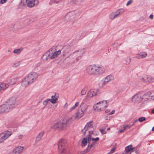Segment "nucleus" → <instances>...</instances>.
Listing matches in <instances>:
<instances>
[{"label":"nucleus","instance_id":"f257e3e1","mask_svg":"<svg viewBox=\"0 0 154 154\" xmlns=\"http://www.w3.org/2000/svg\"><path fill=\"white\" fill-rule=\"evenodd\" d=\"M56 48V46H53L44 54L42 57L43 61H46L49 59L52 60L57 57L61 53V51H55Z\"/></svg>","mask_w":154,"mask_h":154},{"label":"nucleus","instance_id":"f03ea898","mask_svg":"<svg viewBox=\"0 0 154 154\" xmlns=\"http://www.w3.org/2000/svg\"><path fill=\"white\" fill-rule=\"evenodd\" d=\"M88 138L87 140L89 144L87 148V151H90L91 149L92 148L93 145H94L95 142L94 141H97L99 140V138L97 137L95 138H94V137L95 136V134L94 133L93 131H89L88 132Z\"/></svg>","mask_w":154,"mask_h":154},{"label":"nucleus","instance_id":"7ed1b4c3","mask_svg":"<svg viewBox=\"0 0 154 154\" xmlns=\"http://www.w3.org/2000/svg\"><path fill=\"white\" fill-rule=\"evenodd\" d=\"M108 106V103L106 100L100 101L94 105V110L97 112H100L105 109Z\"/></svg>","mask_w":154,"mask_h":154},{"label":"nucleus","instance_id":"20e7f679","mask_svg":"<svg viewBox=\"0 0 154 154\" xmlns=\"http://www.w3.org/2000/svg\"><path fill=\"white\" fill-rule=\"evenodd\" d=\"M50 128L54 130L59 129L62 130H65L67 129L66 126L64 122V119H61L55 122Z\"/></svg>","mask_w":154,"mask_h":154},{"label":"nucleus","instance_id":"39448f33","mask_svg":"<svg viewBox=\"0 0 154 154\" xmlns=\"http://www.w3.org/2000/svg\"><path fill=\"white\" fill-rule=\"evenodd\" d=\"M77 14L75 11H72L68 13L63 17V20L65 22H68L75 18Z\"/></svg>","mask_w":154,"mask_h":154},{"label":"nucleus","instance_id":"423d86ee","mask_svg":"<svg viewBox=\"0 0 154 154\" xmlns=\"http://www.w3.org/2000/svg\"><path fill=\"white\" fill-rule=\"evenodd\" d=\"M104 68L100 65H95L93 75H97L102 74L105 71Z\"/></svg>","mask_w":154,"mask_h":154},{"label":"nucleus","instance_id":"0eeeda50","mask_svg":"<svg viewBox=\"0 0 154 154\" xmlns=\"http://www.w3.org/2000/svg\"><path fill=\"white\" fill-rule=\"evenodd\" d=\"M38 74L35 72H31L26 76V79H28L31 83H32L38 78Z\"/></svg>","mask_w":154,"mask_h":154},{"label":"nucleus","instance_id":"6e6552de","mask_svg":"<svg viewBox=\"0 0 154 154\" xmlns=\"http://www.w3.org/2000/svg\"><path fill=\"white\" fill-rule=\"evenodd\" d=\"M114 79V76L111 75H109L103 79L104 81L100 85V86L103 87L104 86L108 83L111 82Z\"/></svg>","mask_w":154,"mask_h":154},{"label":"nucleus","instance_id":"1a4fd4ad","mask_svg":"<svg viewBox=\"0 0 154 154\" xmlns=\"http://www.w3.org/2000/svg\"><path fill=\"white\" fill-rule=\"evenodd\" d=\"M124 12V10L123 9H119L116 12L110 13L109 15V17L111 20L114 19L117 17L119 15L121 14Z\"/></svg>","mask_w":154,"mask_h":154},{"label":"nucleus","instance_id":"9d476101","mask_svg":"<svg viewBox=\"0 0 154 154\" xmlns=\"http://www.w3.org/2000/svg\"><path fill=\"white\" fill-rule=\"evenodd\" d=\"M142 100L141 94L139 92L133 96L131 98V101L132 103H135Z\"/></svg>","mask_w":154,"mask_h":154},{"label":"nucleus","instance_id":"9b49d317","mask_svg":"<svg viewBox=\"0 0 154 154\" xmlns=\"http://www.w3.org/2000/svg\"><path fill=\"white\" fill-rule=\"evenodd\" d=\"M79 102H76L75 104L70 108H68L69 105L67 103H66L63 106V108L66 109L68 112H71L75 110L79 105Z\"/></svg>","mask_w":154,"mask_h":154},{"label":"nucleus","instance_id":"f8f14e48","mask_svg":"<svg viewBox=\"0 0 154 154\" xmlns=\"http://www.w3.org/2000/svg\"><path fill=\"white\" fill-rule=\"evenodd\" d=\"M0 109L2 112H8L12 109V107L9 106L6 103L0 106Z\"/></svg>","mask_w":154,"mask_h":154},{"label":"nucleus","instance_id":"ddd939ff","mask_svg":"<svg viewBox=\"0 0 154 154\" xmlns=\"http://www.w3.org/2000/svg\"><path fill=\"white\" fill-rule=\"evenodd\" d=\"M67 145V142L66 139H61L58 141V148H66Z\"/></svg>","mask_w":154,"mask_h":154},{"label":"nucleus","instance_id":"4468645a","mask_svg":"<svg viewBox=\"0 0 154 154\" xmlns=\"http://www.w3.org/2000/svg\"><path fill=\"white\" fill-rule=\"evenodd\" d=\"M11 134L10 132H8L4 134H0V143H3L4 141L8 138Z\"/></svg>","mask_w":154,"mask_h":154},{"label":"nucleus","instance_id":"2eb2a0df","mask_svg":"<svg viewBox=\"0 0 154 154\" xmlns=\"http://www.w3.org/2000/svg\"><path fill=\"white\" fill-rule=\"evenodd\" d=\"M21 4L29 7H32L35 5L34 1L31 0H21Z\"/></svg>","mask_w":154,"mask_h":154},{"label":"nucleus","instance_id":"dca6fc26","mask_svg":"<svg viewBox=\"0 0 154 154\" xmlns=\"http://www.w3.org/2000/svg\"><path fill=\"white\" fill-rule=\"evenodd\" d=\"M99 94V91L98 90L91 89L89 90L87 93V96L88 97H92L97 95Z\"/></svg>","mask_w":154,"mask_h":154},{"label":"nucleus","instance_id":"f3484780","mask_svg":"<svg viewBox=\"0 0 154 154\" xmlns=\"http://www.w3.org/2000/svg\"><path fill=\"white\" fill-rule=\"evenodd\" d=\"M6 103L8 104L9 106L12 107V109L15 107L16 103V99L14 97L10 98Z\"/></svg>","mask_w":154,"mask_h":154},{"label":"nucleus","instance_id":"a211bd4d","mask_svg":"<svg viewBox=\"0 0 154 154\" xmlns=\"http://www.w3.org/2000/svg\"><path fill=\"white\" fill-rule=\"evenodd\" d=\"M95 65V64L89 65L88 66L87 72L89 75H93Z\"/></svg>","mask_w":154,"mask_h":154},{"label":"nucleus","instance_id":"6ab92c4d","mask_svg":"<svg viewBox=\"0 0 154 154\" xmlns=\"http://www.w3.org/2000/svg\"><path fill=\"white\" fill-rule=\"evenodd\" d=\"M23 149V147L18 146L14 149L12 154H20Z\"/></svg>","mask_w":154,"mask_h":154},{"label":"nucleus","instance_id":"aec40b11","mask_svg":"<svg viewBox=\"0 0 154 154\" xmlns=\"http://www.w3.org/2000/svg\"><path fill=\"white\" fill-rule=\"evenodd\" d=\"M59 98V96L57 93H55L54 95L51 96V98L49 99V101H50L52 103L55 104L57 102V100Z\"/></svg>","mask_w":154,"mask_h":154},{"label":"nucleus","instance_id":"412c9836","mask_svg":"<svg viewBox=\"0 0 154 154\" xmlns=\"http://www.w3.org/2000/svg\"><path fill=\"white\" fill-rule=\"evenodd\" d=\"M84 114V112L82 109H79L76 113L75 117L76 119H79L82 117Z\"/></svg>","mask_w":154,"mask_h":154},{"label":"nucleus","instance_id":"4be33fe9","mask_svg":"<svg viewBox=\"0 0 154 154\" xmlns=\"http://www.w3.org/2000/svg\"><path fill=\"white\" fill-rule=\"evenodd\" d=\"M30 84H31V83L28 80L26 79V78L25 77L22 82L21 85L23 87H26Z\"/></svg>","mask_w":154,"mask_h":154},{"label":"nucleus","instance_id":"5701e85b","mask_svg":"<svg viewBox=\"0 0 154 154\" xmlns=\"http://www.w3.org/2000/svg\"><path fill=\"white\" fill-rule=\"evenodd\" d=\"M44 134V131H42L39 133L36 137L35 141L36 142H38L41 140Z\"/></svg>","mask_w":154,"mask_h":154},{"label":"nucleus","instance_id":"b1692460","mask_svg":"<svg viewBox=\"0 0 154 154\" xmlns=\"http://www.w3.org/2000/svg\"><path fill=\"white\" fill-rule=\"evenodd\" d=\"M0 86L2 91H3L6 90L8 88L9 85L8 83H5L3 82H1L0 83Z\"/></svg>","mask_w":154,"mask_h":154},{"label":"nucleus","instance_id":"393cba45","mask_svg":"<svg viewBox=\"0 0 154 154\" xmlns=\"http://www.w3.org/2000/svg\"><path fill=\"white\" fill-rule=\"evenodd\" d=\"M83 1L84 0H72L71 2L74 5H79L83 2Z\"/></svg>","mask_w":154,"mask_h":154},{"label":"nucleus","instance_id":"a878e982","mask_svg":"<svg viewBox=\"0 0 154 154\" xmlns=\"http://www.w3.org/2000/svg\"><path fill=\"white\" fill-rule=\"evenodd\" d=\"M150 94V92L146 93L145 94L142 95L141 94V98H142V100H146L148 99Z\"/></svg>","mask_w":154,"mask_h":154},{"label":"nucleus","instance_id":"bb28decb","mask_svg":"<svg viewBox=\"0 0 154 154\" xmlns=\"http://www.w3.org/2000/svg\"><path fill=\"white\" fill-rule=\"evenodd\" d=\"M72 121V118L70 117L68 119L66 120H64V122L66 126V128H67L68 125L71 123Z\"/></svg>","mask_w":154,"mask_h":154},{"label":"nucleus","instance_id":"cd10ccee","mask_svg":"<svg viewBox=\"0 0 154 154\" xmlns=\"http://www.w3.org/2000/svg\"><path fill=\"white\" fill-rule=\"evenodd\" d=\"M60 154H67L66 148H58Z\"/></svg>","mask_w":154,"mask_h":154},{"label":"nucleus","instance_id":"c85d7f7f","mask_svg":"<svg viewBox=\"0 0 154 154\" xmlns=\"http://www.w3.org/2000/svg\"><path fill=\"white\" fill-rule=\"evenodd\" d=\"M87 101L86 100L83 101L80 105V107L83 110L86 109Z\"/></svg>","mask_w":154,"mask_h":154},{"label":"nucleus","instance_id":"c756f323","mask_svg":"<svg viewBox=\"0 0 154 154\" xmlns=\"http://www.w3.org/2000/svg\"><path fill=\"white\" fill-rule=\"evenodd\" d=\"M154 78L146 75V83H151L154 82Z\"/></svg>","mask_w":154,"mask_h":154},{"label":"nucleus","instance_id":"7c9ffc66","mask_svg":"<svg viewBox=\"0 0 154 154\" xmlns=\"http://www.w3.org/2000/svg\"><path fill=\"white\" fill-rule=\"evenodd\" d=\"M140 79L141 82L146 83V75H143L140 76Z\"/></svg>","mask_w":154,"mask_h":154},{"label":"nucleus","instance_id":"2f4dec72","mask_svg":"<svg viewBox=\"0 0 154 154\" xmlns=\"http://www.w3.org/2000/svg\"><path fill=\"white\" fill-rule=\"evenodd\" d=\"M131 58L129 56L127 57L125 59V63L126 65H128L131 62Z\"/></svg>","mask_w":154,"mask_h":154},{"label":"nucleus","instance_id":"473e14b6","mask_svg":"<svg viewBox=\"0 0 154 154\" xmlns=\"http://www.w3.org/2000/svg\"><path fill=\"white\" fill-rule=\"evenodd\" d=\"M93 122L92 120H90L88 122H87V130L89 128H92L93 127Z\"/></svg>","mask_w":154,"mask_h":154},{"label":"nucleus","instance_id":"72a5a7b5","mask_svg":"<svg viewBox=\"0 0 154 154\" xmlns=\"http://www.w3.org/2000/svg\"><path fill=\"white\" fill-rule=\"evenodd\" d=\"M23 50V48H22L15 49L13 53L15 54H19Z\"/></svg>","mask_w":154,"mask_h":154},{"label":"nucleus","instance_id":"f704fd0d","mask_svg":"<svg viewBox=\"0 0 154 154\" xmlns=\"http://www.w3.org/2000/svg\"><path fill=\"white\" fill-rule=\"evenodd\" d=\"M87 144V138H84L82 140L81 142V146H84Z\"/></svg>","mask_w":154,"mask_h":154},{"label":"nucleus","instance_id":"c9c22d12","mask_svg":"<svg viewBox=\"0 0 154 154\" xmlns=\"http://www.w3.org/2000/svg\"><path fill=\"white\" fill-rule=\"evenodd\" d=\"M125 149L127 152H129L133 150L132 146L131 145L128 146L126 147Z\"/></svg>","mask_w":154,"mask_h":154},{"label":"nucleus","instance_id":"e433bc0d","mask_svg":"<svg viewBox=\"0 0 154 154\" xmlns=\"http://www.w3.org/2000/svg\"><path fill=\"white\" fill-rule=\"evenodd\" d=\"M15 80L13 78H10L8 79V83H12V85H14L15 84L14 81Z\"/></svg>","mask_w":154,"mask_h":154},{"label":"nucleus","instance_id":"4c0bfd02","mask_svg":"<svg viewBox=\"0 0 154 154\" xmlns=\"http://www.w3.org/2000/svg\"><path fill=\"white\" fill-rule=\"evenodd\" d=\"M121 129L119 131V132L122 133L124 132L126 130L125 127V125H123L120 127Z\"/></svg>","mask_w":154,"mask_h":154},{"label":"nucleus","instance_id":"58836bf2","mask_svg":"<svg viewBox=\"0 0 154 154\" xmlns=\"http://www.w3.org/2000/svg\"><path fill=\"white\" fill-rule=\"evenodd\" d=\"M141 58H145L146 57L147 54L145 52H141L140 53Z\"/></svg>","mask_w":154,"mask_h":154},{"label":"nucleus","instance_id":"ea45409f","mask_svg":"<svg viewBox=\"0 0 154 154\" xmlns=\"http://www.w3.org/2000/svg\"><path fill=\"white\" fill-rule=\"evenodd\" d=\"M20 64V61H18L15 63L13 65V67L14 68H16L17 67L19 66Z\"/></svg>","mask_w":154,"mask_h":154},{"label":"nucleus","instance_id":"a19ab883","mask_svg":"<svg viewBox=\"0 0 154 154\" xmlns=\"http://www.w3.org/2000/svg\"><path fill=\"white\" fill-rule=\"evenodd\" d=\"M86 125H85V127L83 129V130H82V134H83V135L84 136L85 135V133H86V131H87V129L86 128Z\"/></svg>","mask_w":154,"mask_h":154},{"label":"nucleus","instance_id":"79ce46f5","mask_svg":"<svg viewBox=\"0 0 154 154\" xmlns=\"http://www.w3.org/2000/svg\"><path fill=\"white\" fill-rule=\"evenodd\" d=\"M86 92V90L85 88H84L83 90H82L81 92V94L82 95H85Z\"/></svg>","mask_w":154,"mask_h":154},{"label":"nucleus","instance_id":"37998d69","mask_svg":"<svg viewBox=\"0 0 154 154\" xmlns=\"http://www.w3.org/2000/svg\"><path fill=\"white\" fill-rule=\"evenodd\" d=\"M146 119H145V118L144 117H140V118L139 119H138V121L140 122H142L144 121H145V120Z\"/></svg>","mask_w":154,"mask_h":154},{"label":"nucleus","instance_id":"c03bdc74","mask_svg":"<svg viewBox=\"0 0 154 154\" xmlns=\"http://www.w3.org/2000/svg\"><path fill=\"white\" fill-rule=\"evenodd\" d=\"M49 99H48L44 101L43 102V104L44 105H46L47 104L48 101H49Z\"/></svg>","mask_w":154,"mask_h":154},{"label":"nucleus","instance_id":"a18cd8bd","mask_svg":"<svg viewBox=\"0 0 154 154\" xmlns=\"http://www.w3.org/2000/svg\"><path fill=\"white\" fill-rule=\"evenodd\" d=\"M133 2V0H129L128 1L126 4V6H128L131 5Z\"/></svg>","mask_w":154,"mask_h":154},{"label":"nucleus","instance_id":"49530a36","mask_svg":"<svg viewBox=\"0 0 154 154\" xmlns=\"http://www.w3.org/2000/svg\"><path fill=\"white\" fill-rule=\"evenodd\" d=\"M100 130L102 134H106V132L105 131L104 129H100Z\"/></svg>","mask_w":154,"mask_h":154},{"label":"nucleus","instance_id":"de8ad7c7","mask_svg":"<svg viewBox=\"0 0 154 154\" xmlns=\"http://www.w3.org/2000/svg\"><path fill=\"white\" fill-rule=\"evenodd\" d=\"M125 129H126L127 128H129L131 127H132V125H125Z\"/></svg>","mask_w":154,"mask_h":154},{"label":"nucleus","instance_id":"09e8293b","mask_svg":"<svg viewBox=\"0 0 154 154\" xmlns=\"http://www.w3.org/2000/svg\"><path fill=\"white\" fill-rule=\"evenodd\" d=\"M23 135L21 134H19L18 137V138L19 139H21L23 138Z\"/></svg>","mask_w":154,"mask_h":154},{"label":"nucleus","instance_id":"8fccbe9b","mask_svg":"<svg viewBox=\"0 0 154 154\" xmlns=\"http://www.w3.org/2000/svg\"><path fill=\"white\" fill-rule=\"evenodd\" d=\"M7 0H1L0 3L1 4H3L6 2Z\"/></svg>","mask_w":154,"mask_h":154},{"label":"nucleus","instance_id":"3c124183","mask_svg":"<svg viewBox=\"0 0 154 154\" xmlns=\"http://www.w3.org/2000/svg\"><path fill=\"white\" fill-rule=\"evenodd\" d=\"M115 148H113V149H111L110 151V152L111 153H113L114 151H115Z\"/></svg>","mask_w":154,"mask_h":154},{"label":"nucleus","instance_id":"603ef678","mask_svg":"<svg viewBox=\"0 0 154 154\" xmlns=\"http://www.w3.org/2000/svg\"><path fill=\"white\" fill-rule=\"evenodd\" d=\"M136 58L138 59H139L141 58V56L140 55V54H137V56L136 57Z\"/></svg>","mask_w":154,"mask_h":154},{"label":"nucleus","instance_id":"864d4df0","mask_svg":"<svg viewBox=\"0 0 154 154\" xmlns=\"http://www.w3.org/2000/svg\"><path fill=\"white\" fill-rule=\"evenodd\" d=\"M115 112V111L114 110H112L111 112H110L109 113V115H112Z\"/></svg>","mask_w":154,"mask_h":154},{"label":"nucleus","instance_id":"5fc2aeb1","mask_svg":"<svg viewBox=\"0 0 154 154\" xmlns=\"http://www.w3.org/2000/svg\"><path fill=\"white\" fill-rule=\"evenodd\" d=\"M137 121H138V120L137 119L135 120L134 121L133 124L131 125H132V126L135 123H136Z\"/></svg>","mask_w":154,"mask_h":154},{"label":"nucleus","instance_id":"6e6d98bb","mask_svg":"<svg viewBox=\"0 0 154 154\" xmlns=\"http://www.w3.org/2000/svg\"><path fill=\"white\" fill-rule=\"evenodd\" d=\"M54 0L53 3L54 4H58L59 3V2L57 1H56L54 0Z\"/></svg>","mask_w":154,"mask_h":154},{"label":"nucleus","instance_id":"4d7b16f0","mask_svg":"<svg viewBox=\"0 0 154 154\" xmlns=\"http://www.w3.org/2000/svg\"><path fill=\"white\" fill-rule=\"evenodd\" d=\"M150 99L152 100H154V95H152L151 96Z\"/></svg>","mask_w":154,"mask_h":154},{"label":"nucleus","instance_id":"13d9d810","mask_svg":"<svg viewBox=\"0 0 154 154\" xmlns=\"http://www.w3.org/2000/svg\"><path fill=\"white\" fill-rule=\"evenodd\" d=\"M109 117L107 116L105 117V120H109L110 119L109 118L108 119Z\"/></svg>","mask_w":154,"mask_h":154},{"label":"nucleus","instance_id":"bf43d9fd","mask_svg":"<svg viewBox=\"0 0 154 154\" xmlns=\"http://www.w3.org/2000/svg\"><path fill=\"white\" fill-rule=\"evenodd\" d=\"M149 17L151 19H152L153 18V16L152 15H150L149 16Z\"/></svg>","mask_w":154,"mask_h":154},{"label":"nucleus","instance_id":"052dcab7","mask_svg":"<svg viewBox=\"0 0 154 154\" xmlns=\"http://www.w3.org/2000/svg\"><path fill=\"white\" fill-rule=\"evenodd\" d=\"M109 111H110V110H109L107 109V110H106L105 112L106 113H108L109 112Z\"/></svg>","mask_w":154,"mask_h":154},{"label":"nucleus","instance_id":"680f3d73","mask_svg":"<svg viewBox=\"0 0 154 154\" xmlns=\"http://www.w3.org/2000/svg\"><path fill=\"white\" fill-rule=\"evenodd\" d=\"M152 113L153 114H154V109L152 110Z\"/></svg>","mask_w":154,"mask_h":154},{"label":"nucleus","instance_id":"e2e57ef3","mask_svg":"<svg viewBox=\"0 0 154 154\" xmlns=\"http://www.w3.org/2000/svg\"><path fill=\"white\" fill-rule=\"evenodd\" d=\"M152 131H154V126L152 128Z\"/></svg>","mask_w":154,"mask_h":154},{"label":"nucleus","instance_id":"0e129e2a","mask_svg":"<svg viewBox=\"0 0 154 154\" xmlns=\"http://www.w3.org/2000/svg\"><path fill=\"white\" fill-rule=\"evenodd\" d=\"M110 128H107V130H110Z\"/></svg>","mask_w":154,"mask_h":154},{"label":"nucleus","instance_id":"69168bd1","mask_svg":"<svg viewBox=\"0 0 154 154\" xmlns=\"http://www.w3.org/2000/svg\"><path fill=\"white\" fill-rule=\"evenodd\" d=\"M2 113L1 111V110L0 109V113Z\"/></svg>","mask_w":154,"mask_h":154},{"label":"nucleus","instance_id":"338daca9","mask_svg":"<svg viewBox=\"0 0 154 154\" xmlns=\"http://www.w3.org/2000/svg\"><path fill=\"white\" fill-rule=\"evenodd\" d=\"M8 52H10V50H8Z\"/></svg>","mask_w":154,"mask_h":154},{"label":"nucleus","instance_id":"774afa93","mask_svg":"<svg viewBox=\"0 0 154 154\" xmlns=\"http://www.w3.org/2000/svg\"><path fill=\"white\" fill-rule=\"evenodd\" d=\"M111 154V153H110V152H109V153H108L107 154Z\"/></svg>","mask_w":154,"mask_h":154}]
</instances>
